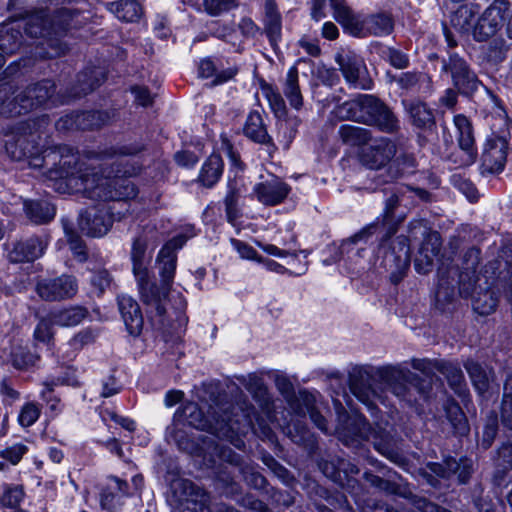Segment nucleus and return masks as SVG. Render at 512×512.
<instances>
[{"label": "nucleus", "mask_w": 512, "mask_h": 512, "mask_svg": "<svg viewBox=\"0 0 512 512\" xmlns=\"http://www.w3.org/2000/svg\"><path fill=\"white\" fill-rule=\"evenodd\" d=\"M480 7L474 3H467L460 6L451 16V24L460 32L468 33L473 31L475 35V27L477 25Z\"/></svg>", "instance_id": "nucleus-32"}, {"label": "nucleus", "mask_w": 512, "mask_h": 512, "mask_svg": "<svg viewBox=\"0 0 512 512\" xmlns=\"http://www.w3.org/2000/svg\"><path fill=\"white\" fill-rule=\"evenodd\" d=\"M501 419L502 423L512 430V395L507 392L506 387L501 405Z\"/></svg>", "instance_id": "nucleus-58"}, {"label": "nucleus", "mask_w": 512, "mask_h": 512, "mask_svg": "<svg viewBox=\"0 0 512 512\" xmlns=\"http://www.w3.org/2000/svg\"><path fill=\"white\" fill-rule=\"evenodd\" d=\"M334 20L343 31L353 37L361 38L365 15L355 12L345 0H329Z\"/></svg>", "instance_id": "nucleus-20"}, {"label": "nucleus", "mask_w": 512, "mask_h": 512, "mask_svg": "<svg viewBox=\"0 0 512 512\" xmlns=\"http://www.w3.org/2000/svg\"><path fill=\"white\" fill-rule=\"evenodd\" d=\"M441 71L450 73L454 87L463 95H470L478 89L480 82L476 74L457 54H451L448 59H443Z\"/></svg>", "instance_id": "nucleus-11"}, {"label": "nucleus", "mask_w": 512, "mask_h": 512, "mask_svg": "<svg viewBox=\"0 0 512 512\" xmlns=\"http://www.w3.org/2000/svg\"><path fill=\"white\" fill-rule=\"evenodd\" d=\"M173 440L178 445L179 449L186 451L190 454L198 453L200 448L194 443V441L188 440L184 437V433L181 430H177L172 435Z\"/></svg>", "instance_id": "nucleus-61"}, {"label": "nucleus", "mask_w": 512, "mask_h": 512, "mask_svg": "<svg viewBox=\"0 0 512 512\" xmlns=\"http://www.w3.org/2000/svg\"><path fill=\"white\" fill-rule=\"evenodd\" d=\"M497 466L503 471L512 468V445L505 444L498 451Z\"/></svg>", "instance_id": "nucleus-60"}, {"label": "nucleus", "mask_w": 512, "mask_h": 512, "mask_svg": "<svg viewBox=\"0 0 512 512\" xmlns=\"http://www.w3.org/2000/svg\"><path fill=\"white\" fill-rule=\"evenodd\" d=\"M86 316V309L75 306L53 312L51 314V321L53 324L70 327L80 324Z\"/></svg>", "instance_id": "nucleus-41"}, {"label": "nucleus", "mask_w": 512, "mask_h": 512, "mask_svg": "<svg viewBox=\"0 0 512 512\" xmlns=\"http://www.w3.org/2000/svg\"><path fill=\"white\" fill-rule=\"evenodd\" d=\"M508 143L505 138L491 136L487 138L481 156L480 170L483 175L503 171L507 161Z\"/></svg>", "instance_id": "nucleus-16"}, {"label": "nucleus", "mask_w": 512, "mask_h": 512, "mask_svg": "<svg viewBox=\"0 0 512 512\" xmlns=\"http://www.w3.org/2000/svg\"><path fill=\"white\" fill-rule=\"evenodd\" d=\"M24 211L26 216L36 224H44L55 216V207L46 199L25 200Z\"/></svg>", "instance_id": "nucleus-35"}, {"label": "nucleus", "mask_w": 512, "mask_h": 512, "mask_svg": "<svg viewBox=\"0 0 512 512\" xmlns=\"http://www.w3.org/2000/svg\"><path fill=\"white\" fill-rule=\"evenodd\" d=\"M12 364L17 369H25L36 362V356L25 347H17L12 353Z\"/></svg>", "instance_id": "nucleus-52"}, {"label": "nucleus", "mask_w": 512, "mask_h": 512, "mask_svg": "<svg viewBox=\"0 0 512 512\" xmlns=\"http://www.w3.org/2000/svg\"><path fill=\"white\" fill-rule=\"evenodd\" d=\"M465 368L471 378V381L475 389L483 394L489 389V383L491 379V372L487 371L480 364L474 361H467Z\"/></svg>", "instance_id": "nucleus-45"}, {"label": "nucleus", "mask_w": 512, "mask_h": 512, "mask_svg": "<svg viewBox=\"0 0 512 512\" xmlns=\"http://www.w3.org/2000/svg\"><path fill=\"white\" fill-rule=\"evenodd\" d=\"M240 186L236 179L229 180L227 185L228 191L224 199L227 220L233 225L240 216V211L237 206L241 193Z\"/></svg>", "instance_id": "nucleus-42"}, {"label": "nucleus", "mask_w": 512, "mask_h": 512, "mask_svg": "<svg viewBox=\"0 0 512 512\" xmlns=\"http://www.w3.org/2000/svg\"><path fill=\"white\" fill-rule=\"evenodd\" d=\"M336 62L346 82L355 89L370 90L373 81L363 59L352 52L340 53Z\"/></svg>", "instance_id": "nucleus-12"}, {"label": "nucleus", "mask_w": 512, "mask_h": 512, "mask_svg": "<svg viewBox=\"0 0 512 512\" xmlns=\"http://www.w3.org/2000/svg\"><path fill=\"white\" fill-rule=\"evenodd\" d=\"M338 134L341 140L350 146H365L370 140L369 130L348 124L341 125Z\"/></svg>", "instance_id": "nucleus-44"}, {"label": "nucleus", "mask_w": 512, "mask_h": 512, "mask_svg": "<svg viewBox=\"0 0 512 512\" xmlns=\"http://www.w3.org/2000/svg\"><path fill=\"white\" fill-rule=\"evenodd\" d=\"M180 424L198 430H209L219 437L229 439L237 448L244 446L239 436L245 435L249 430L263 439L272 438L271 428L259 417L253 407L241 409V415L233 413L232 416H225L213 425L196 403L188 402L174 414V425Z\"/></svg>", "instance_id": "nucleus-2"}, {"label": "nucleus", "mask_w": 512, "mask_h": 512, "mask_svg": "<svg viewBox=\"0 0 512 512\" xmlns=\"http://www.w3.org/2000/svg\"><path fill=\"white\" fill-rule=\"evenodd\" d=\"M28 448L23 443H16L2 451L1 456L9 461L12 465L18 464L23 455L26 454Z\"/></svg>", "instance_id": "nucleus-54"}, {"label": "nucleus", "mask_w": 512, "mask_h": 512, "mask_svg": "<svg viewBox=\"0 0 512 512\" xmlns=\"http://www.w3.org/2000/svg\"><path fill=\"white\" fill-rule=\"evenodd\" d=\"M342 118L374 125L381 131L393 133L399 129V121L392 111L373 95L362 94L338 107Z\"/></svg>", "instance_id": "nucleus-4"}, {"label": "nucleus", "mask_w": 512, "mask_h": 512, "mask_svg": "<svg viewBox=\"0 0 512 512\" xmlns=\"http://www.w3.org/2000/svg\"><path fill=\"white\" fill-rule=\"evenodd\" d=\"M378 229L379 225L372 223L362 228L352 237L344 240L340 245L341 254H346L349 259H353L355 256L362 257V253L365 251V244Z\"/></svg>", "instance_id": "nucleus-29"}, {"label": "nucleus", "mask_w": 512, "mask_h": 512, "mask_svg": "<svg viewBox=\"0 0 512 512\" xmlns=\"http://www.w3.org/2000/svg\"><path fill=\"white\" fill-rule=\"evenodd\" d=\"M186 242V237L179 235L168 241L162 249L159 251L156 265L158 268L159 275L161 277V288L157 286V290L162 294V306L165 308V299L168 291L173 283L177 256L176 251L181 249ZM166 309H164V313Z\"/></svg>", "instance_id": "nucleus-9"}, {"label": "nucleus", "mask_w": 512, "mask_h": 512, "mask_svg": "<svg viewBox=\"0 0 512 512\" xmlns=\"http://www.w3.org/2000/svg\"><path fill=\"white\" fill-rule=\"evenodd\" d=\"M213 451L217 454L219 460L223 462L235 466L239 465L240 463L239 455L233 452L230 448L215 446L213 447Z\"/></svg>", "instance_id": "nucleus-64"}, {"label": "nucleus", "mask_w": 512, "mask_h": 512, "mask_svg": "<svg viewBox=\"0 0 512 512\" xmlns=\"http://www.w3.org/2000/svg\"><path fill=\"white\" fill-rule=\"evenodd\" d=\"M223 172V161L217 154H212L204 162L199 181L206 187H212L218 182Z\"/></svg>", "instance_id": "nucleus-38"}, {"label": "nucleus", "mask_w": 512, "mask_h": 512, "mask_svg": "<svg viewBox=\"0 0 512 512\" xmlns=\"http://www.w3.org/2000/svg\"><path fill=\"white\" fill-rule=\"evenodd\" d=\"M96 333L92 329H84L78 332L70 341L69 345L74 350H80L85 345L93 343L96 339Z\"/></svg>", "instance_id": "nucleus-55"}, {"label": "nucleus", "mask_w": 512, "mask_h": 512, "mask_svg": "<svg viewBox=\"0 0 512 512\" xmlns=\"http://www.w3.org/2000/svg\"><path fill=\"white\" fill-rule=\"evenodd\" d=\"M232 246L238 252L242 259L253 260L259 262L261 256L258 255L257 251L249 244L240 240H232Z\"/></svg>", "instance_id": "nucleus-57"}, {"label": "nucleus", "mask_w": 512, "mask_h": 512, "mask_svg": "<svg viewBox=\"0 0 512 512\" xmlns=\"http://www.w3.org/2000/svg\"><path fill=\"white\" fill-rule=\"evenodd\" d=\"M392 18L386 13L365 15L361 38L367 36H386L393 30Z\"/></svg>", "instance_id": "nucleus-33"}, {"label": "nucleus", "mask_w": 512, "mask_h": 512, "mask_svg": "<svg viewBox=\"0 0 512 512\" xmlns=\"http://www.w3.org/2000/svg\"><path fill=\"white\" fill-rule=\"evenodd\" d=\"M129 494L128 483L118 477L111 476L107 479L106 486L101 493V506L107 510L115 509L121 504V500Z\"/></svg>", "instance_id": "nucleus-28"}, {"label": "nucleus", "mask_w": 512, "mask_h": 512, "mask_svg": "<svg viewBox=\"0 0 512 512\" xmlns=\"http://www.w3.org/2000/svg\"><path fill=\"white\" fill-rule=\"evenodd\" d=\"M21 45V34L19 31L6 30L0 33V66H2L3 54L15 53Z\"/></svg>", "instance_id": "nucleus-48"}, {"label": "nucleus", "mask_w": 512, "mask_h": 512, "mask_svg": "<svg viewBox=\"0 0 512 512\" xmlns=\"http://www.w3.org/2000/svg\"><path fill=\"white\" fill-rule=\"evenodd\" d=\"M47 243L39 237L17 242L9 253L12 262H30L41 257Z\"/></svg>", "instance_id": "nucleus-25"}, {"label": "nucleus", "mask_w": 512, "mask_h": 512, "mask_svg": "<svg viewBox=\"0 0 512 512\" xmlns=\"http://www.w3.org/2000/svg\"><path fill=\"white\" fill-rule=\"evenodd\" d=\"M447 419L458 434H465L468 431L467 420L460 406L453 400H448L444 406Z\"/></svg>", "instance_id": "nucleus-46"}, {"label": "nucleus", "mask_w": 512, "mask_h": 512, "mask_svg": "<svg viewBox=\"0 0 512 512\" xmlns=\"http://www.w3.org/2000/svg\"><path fill=\"white\" fill-rule=\"evenodd\" d=\"M365 478L371 486L377 488L380 491H383L387 494L397 493V486L388 480L382 479L379 476L368 473L365 474Z\"/></svg>", "instance_id": "nucleus-56"}, {"label": "nucleus", "mask_w": 512, "mask_h": 512, "mask_svg": "<svg viewBox=\"0 0 512 512\" xmlns=\"http://www.w3.org/2000/svg\"><path fill=\"white\" fill-rule=\"evenodd\" d=\"M5 150L13 160L20 161L25 158L36 157L41 148L37 142L38 136L33 133H27L25 129L18 128L6 135Z\"/></svg>", "instance_id": "nucleus-15"}, {"label": "nucleus", "mask_w": 512, "mask_h": 512, "mask_svg": "<svg viewBox=\"0 0 512 512\" xmlns=\"http://www.w3.org/2000/svg\"><path fill=\"white\" fill-rule=\"evenodd\" d=\"M52 321L42 319L34 330V337L40 342H48L52 337Z\"/></svg>", "instance_id": "nucleus-62"}, {"label": "nucleus", "mask_w": 512, "mask_h": 512, "mask_svg": "<svg viewBox=\"0 0 512 512\" xmlns=\"http://www.w3.org/2000/svg\"><path fill=\"white\" fill-rule=\"evenodd\" d=\"M396 153L397 145L393 140L379 137L370 139L362 148L360 160L370 169H381L395 157Z\"/></svg>", "instance_id": "nucleus-13"}, {"label": "nucleus", "mask_w": 512, "mask_h": 512, "mask_svg": "<svg viewBox=\"0 0 512 512\" xmlns=\"http://www.w3.org/2000/svg\"><path fill=\"white\" fill-rule=\"evenodd\" d=\"M428 467L434 474L443 478L457 475L460 483H465L472 473V461L468 459H462L460 462L447 459L444 464L431 463Z\"/></svg>", "instance_id": "nucleus-27"}, {"label": "nucleus", "mask_w": 512, "mask_h": 512, "mask_svg": "<svg viewBox=\"0 0 512 512\" xmlns=\"http://www.w3.org/2000/svg\"><path fill=\"white\" fill-rule=\"evenodd\" d=\"M238 0H203L202 6L204 11L212 16H220L231 9L237 7Z\"/></svg>", "instance_id": "nucleus-50"}, {"label": "nucleus", "mask_w": 512, "mask_h": 512, "mask_svg": "<svg viewBox=\"0 0 512 512\" xmlns=\"http://www.w3.org/2000/svg\"><path fill=\"white\" fill-rule=\"evenodd\" d=\"M253 191L260 203L274 206L287 198L290 193V187L280 178L273 176L256 184Z\"/></svg>", "instance_id": "nucleus-23"}, {"label": "nucleus", "mask_w": 512, "mask_h": 512, "mask_svg": "<svg viewBox=\"0 0 512 512\" xmlns=\"http://www.w3.org/2000/svg\"><path fill=\"white\" fill-rule=\"evenodd\" d=\"M291 411L297 416H305L309 414L313 423L323 432H327V424L325 418L320 414L316 397L308 391H300L298 395L288 399Z\"/></svg>", "instance_id": "nucleus-22"}, {"label": "nucleus", "mask_w": 512, "mask_h": 512, "mask_svg": "<svg viewBox=\"0 0 512 512\" xmlns=\"http://www.w3.org/2000/svg\"><path fill=\"white\" fill-rule=\"evenodd\" d=\"M457 142L461 151L460 166H470L477 158L473 128L466 116L458 114L454 116Z\"/></svg>", "instance_id": "nucleus-19"}, {"label": "nucleus", "mask_w": 512, "mask_h": 512, "mask_svg": "<svg viewBox=\"0 0 512 512\" xmlns=\"http://www.w3.org/2000/svg\"><path fill=\"white\" fill-rule=\"evenodd\" d=\"M62 175L68 184L87 198L99 201L128 200L137 190L129 179L135 169L124 167V160L111 152H90L83 157H65L61 162Z\"/></svg>", "instance_id": "nucleus-1"}, {"label": "nucleus", "mask_w": 512, "mask_h": 512, "mask_svg": "<svg viewBox=\"0 0 512 512\" xmlns=\"http://www.w3.org/2000/svg\"><path fill=\"white\" fill-rule=\"evenodd\" d=\"M413 369L421 372L424 378H420L411 372L408 380V387L413 388L423 399L428 398L432 389V378L436 371L443 374L450 387L459 395L465 394V380L460 367L456 364L443 360L412 359Z\"/></svg>", "instance_id": "nucleus-6"}, {"label": "nucleus", "mask_w": 512, "mask_h": 512, "mask_svg": "<svg viewBox=\"0 0 512 512\" xmlns=\"http://www.w3.org/2000/svg\"><path fill=\"white\" fill-rule=\"evenodd\" d=\"M498 297L492 290L478 292L473 299V309L480 315H488L496 309Z\"/></svg>", "instance_id": "nucleus-47"}, {"label": "nucleus", "mask_w": 512, "mask_h": 512, "mask_svg": "<svg viewBox=\"0 0 512 512\" xmlns=\"http://www.w3.org/2000/svg\"><path fill=\"white\" fill-rule=\"evenodd\" d=\"M263 9L264 31L271 45L274 46L281 39L282 17L275 0H265Z\"/></svg>", "instance_id": "nucleus-30"}, {"label": "nucleus", "mask_w": 512, "mask_h": 512, "mask_svg": "<svg viewBox=\"0 0 512 512\" xmlns=\"http://www.w3.org/2000/svg\"><path fill=\"white\" fill-rule=\"evenodd\" d=\"M171 490L181 506V512H212L208 494L191 480L174 479Z\"/></svg>", "instance_id": "nucleus-10"}, {"label": "nucleus", "mask_w": 512, "mask_h": 512, "mask_svg": "<svg viewBox=\"0 0 512 512\" xmlns=\"http://www.w3.org/2000/svg\"><path fill=\"white\" fill-rule=\"evenodd\" d=\"M414 193L422 200L428 199V192L423 189H413L410 187H399L393 192L385 201V207L383 210V222L384 224L390 225L393 222V214L395 209L404 200L408 194Z\"/></svg>", "instance_id": "nucleus-34"}, {"label": "nucleus", "mask_w": 512, "mask_h": 512, "mask_svg": "<svg viewBox=\"0 0 512 512\" xmlns=\"http://www.w3.org/2000/svg\"><path fill=\"white\" fill-rule=\"evenodd\" d=\"M262 92L277 117L286 115V104L280 92L271 85H264Z\"/></svg>", "instance_id": "nucleus-49"}, {"label": "nucleus", "mask_w": 512, "mask_h": 512, "mask_svg": "<svg viewBox=\"0 0 512 512\" xmlns=\"http://www.w3.org/2000/svg\"><path fill=\"white\" fill-rule=\"evenodd\" d=\"M441 249L440 236L436 232L429 233L424 239L419 253L414 260L415 269L418 273H428L438 257Z\"/></svg>", "instance_id": "nucleus-24"}, {"label": "nucleus", "mask_w": 512, "mask_h": 512, "mask_svg": "<svg viewBox=\"0 0 512 512\" xmlns=\"http://www.w3.org/2000/svg\"><path fill=\"white\" fill-rule=\"evenodd\" d=\"M41 408L35 402L25 403L18 414V423L21 427L28 428L32 426L40 417Z\"/></svg>", "instance_id": "nucleus-51"}, {"label": "nucleus", "mask_w": 512, "mask_h": 512, "mask_svg": "<svg viewBox=\"0 0 512 512\" xmlns=\"http://www.w3.org/2000/svg\"><path fill=\"white\" fill-rule=\"evenodd\" d=\"M245 135L251 140L265 144L268 143L270 138L263 124L262 116L259 112H251L244 126Z\"/></svg>", "instance_id": "nucleus-39"}, {"label": "nucleus", "mask_w": 512, "mask_h": 512, "mask_svg": "<svg viewBox=\"0 0 512 512\" xmlns=\"http://www.w3.org/2000/svg\"><path fill=\"white\" fill-rule=\"evenodd\" d=\"M46 17L47 15L43 12L31 15L25 22L24 30L32 38H48V45L54 49V53H51L50 56H59L65 52L67 47L60 43L57 37L64 35L72 27L74 13L66 7L59 9L53 20L49 22V26H47Z\"/></svg>", "instance_id": "nucleus-7"}, {"label": "nucleus", "mask_w": 512, "mask_h": 512, "mask_svg": "<svg viewBox=\"0 0 512 512\" xmlns=\"http://www.w3.org/2000/svg\"><path fill=\"white\" fill-rule=\"evenodd\" d=\"M509 3L506 0H495L477 20L475 38L479 41L494 35L506 20Z\"/></svg>", "instance_id": "nucleus-17"}, {"label": "nucleus", "mask_w": 512, "mask_h": 512, "mask_svg": "<svg viewBox=\"0 0 512 512\" xmlns=\"http://www.w3.org/2000/svg\"><path fill=\"white\" fill-rule=\"evenodd\" d=\"M110 10L118 19L126 22H134L138 20L142 14L140 4L134 0H120L111 3Z\"/></svg>", "instance_id": "nucleus-43"}, {"label": "nucleus", "mask_w": 512, "mask_h": 512, "mask_svg": "<svg viewBox=\"0 0 512 512\" xmlns=\"http://www.w3.org/2000/svg\"><path fill=\"white\" fill-rule=\"evenodd\" d=\"M298 78L297 66L293 65L289 68L283 83V93L290 106L296 110L301 109L303 106V96Z\"/></svg>", "instance_id": "nucleus-37"}, {"label": "nucleus", "mask_w": 512, "mask_h": 512, "mask_svg": "<svg viewBox=\"0 0 512 512\" xmlns=\"http://www.w3.org/2000/svg\"><path fill=\"white\" fill-rule=\"evenodd\" d=\"M339 439L347 446H353L360 440H372L375 449L392 461H397L398 453L395 451V441L391 430L377 424L372 428L366 419L359 414L349 416L344 424L337 428Z\"/></svg>", "instance_id": "nucleus-5"}, {"label": "nucleus", "mask_w": 512, "mask_h": 512, "mask_svg": "<svg viewBox=\"0 0 512 512\" xmlns=\"http://www.w3.org/2000/svg\"><path fill=\"white\" fill-rule=\"evenodd\" d=\"M55 90L54 84L45 80L33 86H29L22 94L16 97L18 107L11 110L13 115L26 113L49 100Z\"/></svg>", "instance_id": "nucleus-18"}, {"label": "nucleus", "mask_w": 512, "mask_h": 512, "mask_svg": "<svg viewBox=\"0 0 512 512\" xmlns=\"http://www.w3.org/2000/svg\"><path fill=\"white\" fill-rule=\"evenodd\" d=\"M77 290L76 279L66 275L55 279L42 280L37 284L38 295L48 301L70 298L76 294Z\"/></svg>", "instance_id": "nucleus-21"}, {"label": "nucleus", "mask_w": 512, "mask_h": 512, "mask_svg": "<svg viewBox=\"0 0 512 512\" xmlns=\"http://www.w3.org/2000/svg\"><path fill=\"white\" fill-rule=\"evenodd\" d=\"M113 216L106 204H98L85 209L79 217L80 230L91 237H101L111 228Z\"/></svg>", "instance_id": "nucleus-14"}, {"label": "nucleus", "mask_w": 512, "mask_h": 512, "mask_svg": "<svg viewBox=\"0 0 512 512\" xmlns=\"http://www.w3.org/2000/svg\"><path fill=\"white\" fill-rule=\"evenodd\" d=\"M411 371L400 366H383L376 369L356 366L349 373V387L353 395L370 410L377 399L384 403L372 387V380H378L392 394L402 401L412 404L417 401L408 387Z\"/></svg>", "instance_id": "nucleus-3"}, {"label": "nucleus", "mask_w": 512, "mask_h": 512, "mask_svg": "<svg viewBox=\"0 0 512 512\" xmlns=\"http://www.w3.org/2000/svg\"><path fill=\"white\" fill-rule=\"evenodd\" d=\"M26 492L22 484L5 483L0 494V506L12 512L21 511Z\"/></svg>", "instance_id": "nucleus-36"}, {"label": "nucleus", "mask_w": 512, "mask_h": 512, "mask_svg": "<svg viewBox=\"0 0 512 512\" xmlns=\"http://www.w3.org/2000/svg\"><path fill=\"white\" fill-rule=\"evenodd\" d=\"M118 306L129 333L139 334L143 326V315L139 304L131 296L121 295L118 297Z\"/></svg>", "instance_id": "nucleus-26"}, {"label": "nucleus", "mask_w": 512, "mask_h": 512, "mask_svg": "<svg viewBox=\"0 0 512 512\" xmlns=\"http://www.w3.org/2000/svg\"><path fill=\"white\" fill-rule=\"evenodd\" d=\"M0 395L3 397V402L9 405L20 397L19 392L9 384L7 379H3L0 383Z\"/></svg>", "instance_id": "nucleus-63"}, {"label": "nucleus", "mask_w": 512, "mask_h": 512, "mask_svg": "<svg viewBox=\"0 0 512 512\" xmlns=\"http://www.w3.org/2000/svg\"><path fill=\"white\" fill-rule=\"evenodd\" d=\"M385 58L389 61V63L397 69L406 68L408 65L407 56L393 48H388L385 52Z\"/></svg>", "instance_id": "nucleus-59"}, {"label": "nucleus", "mask_w": 512, "mask_h": 512, "mask_svg": "<svg viewBox=\"0 0 512 512\" xmlns=\"http://www.w3.org/2000/svg\"><path fill=\"white\" fill-rule=\"evenodd\" d=\"M145 252V240L141 238L135 239L131 250L133 273L141 300L147 307V313L151 317L162 318L164 316V308L161 302L162 294L157 290V285L151 281L149 271L144 262Z\"/></svg>", "instance_id": "nucleus-8"}, {"label": "nucleus", "mask_w": 512, "mask_h": 512, "mask_svg": "<svg viewBox=\"0 0 512 512\" xmlns=\"http://www.w3.org/2000/svg\"><path fill=\"white\" fill-rule=\"evenodd\" d=\"M241 383L256 400L261 402L263 409L270 418V398L262 378L256 375H249L247 378L243 377Z\"/></svg>", "instance_id": "nucleus-40"}, {"label": "nucleus", "mask_w": 512, "mask_h": 512, "mask_svg": "<svg viewBox=\"0 0 512 512\" xmlns=\"http://www.w3.org/2000/svg\"><path fill=\"white\" fill-rule=\"evenodd\" d=\"M402 104L409 116L410 122L417 128L428 129L434 123V114L426 103L420 100H403Z\"/></svg>", "instance_id": "nucleus-31"}, {"label": "nucleus", "mask_w": 512, "mask_h": 512, "mask_svg": "<svg viewBox=\"0 0 512 512\" xmlns=\"http://www.w3.org/2000/svg\"><path fill=\"white\" fill-rule=\"evenodd\" d=\"M64 231L73 254L78 258L79 261H84L86 259V252L82 240L65 223Z\"/></svg>", "instance_id": "nucleus-53"}]
</instances>
